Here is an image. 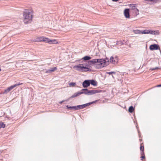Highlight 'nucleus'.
<instances>
[{
	"instance_id": "nucleus-1",
	"label": "nucleus",
	"mask_w": 161,
	"mask_h": 161,
	"mask_svg": "<svg viewBox=\"0 0 161 161\" xmlns=\"http://www.w3.org/2000/svg\"><path fill=\"white\" fill-rule=\"evenodd\" d=\"M33 12L32 9H26L23 12V21L25 24L31 23L32 19Z\"/></svg>"
},
{
	"instance_id": "nucleus-2",
	"label": "nucleus",
	"mask_w": 161,
	"mask_h": 161,
	"mask_svg": "<svg viewBox=\"0 0 161 161\" xmlns=\"http://www.w3.org/2000/svg\"><path fill=\"white\" fill-rule=\"evenodd\" d=\"M101 91L98 90H88L87 89H83L81 90L80 92L75 93L70 98H73L77 97L82 94L88 95H93L96 93H99Z\"/></svg>"
},
{
	"instance_id": "nucleus-3",
	"label": "nucleus",
	"mask_w": 161,
	"mask_h": 161,
	"mask_svg": "<svg viewBox=\"0 0 161 161\" xmlns=\"http://www.w3.org/2000/svg\"><path fill=\"white\" fill-rule=\"evenodd\" d=\"M90 62H92L97 69H101L107 65L106 61L103 59H92L90 60Z\"/></svg>"
},
{
	"instance_id": "nucleus-4",
	"label": "nucleus",
	"mask_w": 161,
	"mask_h": 161,
	"mask_svg": "<svg viewBox=\"0 0 161 161\" xmlns=\"http://www.w3.org/2000/svg\"><path fill=\"white\" fill-rule=\"evenodd\" d=\"M90 61H89L87 63H84L79 64L78 65L75 66L74 68H76V69L80 71L87 72L90 71L91 70V69L88 68L89 65L93 64L92 62H90Z\"/></svg>"
},
{
	"instance_id": "nucleus-5",
	"label": "nucleus",
	"mask_w": 161,
	"mask_h": 161,
	"mask_svg": "<svg viewBox=\"0 0 161 161\" xmlns=\"http://www.w3.org/2000/svg\"><path fill=\"white\" fill-rule=\"evenodd\" d=\"M144 34H150L153 35H158L159 34V32L158 30H144Z\"/></svg>"
},
{
	"instance_id": "nucleus-6",
	"label": "nucleus",
	"mask_w": 161,
	"mask_h": 161,
	"mask_svg": "<svg viewBox=\"0 0 161 161\" xmlns=\"http://www.w3.org/2000/svg\"><path fill=\"white\" fill-rule=\"evenodd\" d=\"M130 12L134 13V15L136 16L139 14V10L138 9L136 8L135 5L133 4H130Z\"/></svg>"
},
{
	"instance_id": "nucleus-7",
	"label": "nucleus",
	"mask_w": 161,
	"mask_h": 161,
	"mask_svg": "<svg viewBox=\"0 0 161 161\" xmlns=\"http://www.w3.org/2000/svg\"><path fill=\"white\" fill-rule=\"evenodd\" d=\"M96 101H93L92 102L89 103H87L85 104H84L78 105L76 106L77 110L85 108L86 107L89 106L93 103H94L96 102Z\"/></svg>"
},
{
	"instance_id": "nucleus-8",
	"label": "nucleus",
	"mask_w": 161,
	"mask_h": 161,
	"mask_svg": "<svg viewBox=\"0 0 161 161\" xmlns=\"http://www.w3.org/2000/svg\"><path fill=\"white\" fill-rule=\"evenodd\" d=\"M21 84H22V83H18L16 84L13 85L11 86L8 87L7 89L5 90L4 92V93H7L15 87H16L17 86H19Z\"/></svg>"
},
{
	"instance_id": "nucleus-9",
	"label": "nucleus",
	"mask_w": 161,
	"mask_h": 161,
	"mask_svg": "<svg viewBox=\"0 0 161 161\" xmlns=\"http://www.w3.org/2000/svg\"><path fill=\"white\" fill-rule=\"evenodd\" d=\"M110 62L113 64H116L118 61V57L116 56H111L110 58Z\"/></svg>"
},
{
	"instance_id": "nucleus-10",
	"label": "nucleus",
	"mask_w": 161,
	"mask_h": 161,
	"mask_svg": "<svg viewBox=\"0 0 161 161\" xmlns=\"http://www.w3.org/2000/svg\"><path fill=\"white\" fill-rule=\"evenodd\" d=\"M47 38L44 37H40L36 38L35 41L36 42H44L47 43Z\"/></svg>"
},
{
	"instance_id": "nucleus-11",
	"label": "nucleus",
	"mask_w": 161,
	"mask_h": 161,
	"mask_svg": "<svg viewBox=\"0 0 161 161\" xmlns=\"http://www.w3.org/2000/svg\"><path fill=\"white\" fill-rule=\"evenodd\" d=\"M47 38L44 37H40L36 38L35 41L36 42H44L47 43Z\"/></svg>"
},
{
	"instance_id": "nucleus-12",
	"label": "nucleus",
	"mask_w": 161,
	"mask_h": 161,
	"mask_svg": "<svg viewBox=\"0 0 161 161\" xmlns=\"http://www.w3.org/2000/svg\"><path fill=\"white\" fill-rule=\"evenodd\" d=\"M90 85V80H86L83 82L82 85L84 87H87Z\"/></svg>"
},
{
	"instance_id": "nucleus-13",
	"label": "nucleus",
	"mask_w": 161,
	"mask_h": 161,
	"mask_svg": "<svg viewBox=\"0 0 161 161\" xmlns=\"http://www.w3.org/2000/svg\"><path fill=\"white\" fill-rule=\"evenodd\" d=\"M124 15L126 18H130L129 9L128 8L125 9L124 12Z\"/></svg>"
},
{
	"instance_id": "nucleus-14",
	"label": "nucleus",
	"mask_w": 161,
	"mask_h": 161,
	"mask_svg": "<svg viewBox=\"0 0 161 161\" xmlns=\"http://www.w3.org/2000/svg\"><path fill=\"white\" fill-rule=\"evenodd\" d=\"M158 46L156 44L152 45L150 46L149 48L151 50H156L158 49Z\"/></svg>"
},
{
	"instance_id": "nucleus-15",
	"label": "nucleus",
	"mask_w": 161,
	"mask_h": 161,
	"mask_svg": "<svg viewBox=\"0 0 161 161\" xmlns=\"http://www.w3.org/2000/svg\"><path fill=\"white\" fill-rule=\"evenodd\" d=\"M57 69V68L56 67L52 68H50V69H49V70H46L45 72V73H47V74L51 73L52 72H54V71H55V70H56Z\"/></svg>"
},
{
	"instance_id": "nucleus-16",
	"label": "nucleus",
	"mask_w": 161,
	"mask_h": 161,
	"mask_svg": "<svg viewBox=\"0 0 161 161\" xmlns=\"http://www.w3.org/2000/svg\"><path fill=\"white\" fill-rule=\"evenodd\" d=\"M47 43H48L49 44H56L57 43L56 40H51L47 38Z\"/></svg>"
},
{
	"instance_id": "nucleus-17",
	"label": "nucleus",
	"mask_w": 161,
	"mask_h": 161,
	"mask_svg": "<svg viewBox=\"0 0 161 161\" xmlns=\"http://www.w3.org/2000/svg\"><path fill=\"white\" fill-rule=\"evenodd\" d=\"M126 42V41L125 40H120L117 42V44L120 45L122 44H124Z\"/></svg>"
},
{
	"instance_id": "nucleus-18",
	"label": "nucleus",
	"mask_w": 161,
	"mask_h": 161,
	"mask_svg": "<svg viewBox=\"0 0 161 161\" xmlns=\"http://www.w3.org/2000/svg\"><path fill=\"white\" fill-rule=\"evenodd\" d=\"M133 31L134 33L136 34H144V33H143V32H144V30L142 31H141L140 30H133Z\"/></svg>"
},
{
	"instance_id": "nucleus-19",
	"label": "nucleus",
	"mask_w": 161,
	"mask_h": 161,
	"mask_svg": "<svg viewBox=\"0 0 161 161\" xmlns=\"http://www.w3.org/2000/svg\"><path fill=\"white\" fill-rule=\"evenodd\" d=\"M90 84H91L92 85L96 86L97 85V82L96 81L92 80H90Z\"/></svg>"
},
{
	"instance_id": "nucleus-20",
	"label": "nucleus",
	"mask_w": 161,
	"mask_h": 161,
	"mask_svg": "<svg viewBox=\"0 0 161 161\" xmlns=\"http://www.w3.org/2000/svg\"><path fill=\"white\" fill-rule=\"evenodd\" d=\"M91 59V57L88 56H85L82 58V59H84L85 60H88Z\"/></svg>"
},
{
	"instance_id": "nucleus-21",
	"label": "nucleus",
	"mask_w": 161,
	"mask_h": 161,
	"mask_svg": "<svg viewBox=\"0 0 161 161\" xmlns=\"http://www.w3.org/2000/svg\"><path fill=\"white\" fill-rule=\"evenodd\" d=\"M134 110V108L132 106H131L129 108V111L130 112L132 113L133 112Z\"/></svg>"
},
{
	"instance_id": "nucleus-22",
	"label": "nucleus",
	"mask_w": 161,
	"mask_h": 161,
	"mask_svg": "<svg viewBox=\"0 0 161 161\" xmlns=\"http://www.w3.org/2000/svg\"><path fill=\"white\" fill-rule=\"evenodd\" d=\"M5 126V125L3 123L0 122V128H4Z\"/></svg>"
},
{
	"instance_id": "nucleus-23",
	"label": "nucleus",
	"mask_w": 161,
	"mask_h": 161,
	"mask_svg": "<svg viewBox=\"0 0 161 161\" xmlns=\"http://www.w3.org/2000/svg\"><path fill=\"white\" fill-rule=\"evenodd\" d=\"M69 85L70 86L73 87L76 84L75 83L71 82L69 83Z\"/></svg>"
},
{
	"instance_id": "nucleus-24",
	"label": "nucleus",
	"mask_w": 161,
	"mask_h": 161,
	"mask_svg": "<svg viewBox=\"0 0 161 161\" xmlns=\"http://www.w3.org/2000/svg\"><path fill=\"white\" fill-rule=\"evenodd\" d=\"M67 109L69 110H72L73 109V106L71 107V106H69L68 105L67 106H66Z\"/></svg>"
},
{
	"instance_id": "nucleus-25",
	"label": "nucleus",
	"mask_w": 161,
	"mask_h": 161,
	"mask_svg": "<svg viewBox=\"0 0 161 161\" xmlns=\"http://www.w3.org/2000/svg\"><path fill=\"white\" fill-rule=\"evenodd\" d=\"M140 150L141 151H144V147L143 146H141L140 147Z\"/></svg>"
},
{
	"instance_id": "nucleus-26",
	"label": "nucleus",
	"mask_w": 161,
	"mask_h": 161,
	"mask_svg": "<svg viewBox=\"0 0 161 161\" xmlns=\"http://www.w3.org/2000/svg\"><path fill=\"white\" fill-rule=\"evenodd\" d=\"M115 72H107V74H109V75L112 74H115Z\"/></svg>"
},
{
	"instance_id": "nucleus-27",
	"label": "nucleus",
	"mask_w": 161,
	"mask_h": 161,
	"mask_svg": "<svg viewBox=\"0 0 161 161\" xmlns=\"http://www.w3.org/2000/svg\"><path fill=\"white\" fill-rule=\"evenodd\" d=\"M141 154L142 156L145 155L144 151H141Z\"/></svg>"
},
{
	"instance_id": "nucleus-28",
	"label": "nucleus",
	"mask_w": 161,
	"mask_h": 161,
	"mask_svg": "<svg viewBox=\"0 0 161 161\" xmlns=\"http://www.w3.org/2000/svg\"><path fill=\"white\" fill-rule=\"evenodd\" d=\"M73 109L75 110H77L76 106H73Z\"/></svg>"
},
{
	"instance_id": "nucleus-29",
	"label": "nucleus",
	"mask_w": 161,
	"mask_h": 161,
	"mask_svg": "<svg viewBox=\"0 0 161 161\" xmlns=\"http://www.w3.org/2000/svg\"><path fill=\"white\" fill-rule=\"evenodd\" d=\"M158 69V67H156L155 68H153L152 69H151L152 70H155V69Z\"/></svg>"
},
{
	"instance_id": "nucleus-30",
	"label": "nucleus",
	"mask_w": 161,
	"mask_h": 161,
	"mask_svg": "<svg viewBox=\"0 0 161 161\" xmlns=\"http://www.w3.org/2000/svg\"><path fill=\"white\" fill-rule=\"evenodd\" d=\"M141 158H142V159H144L145 158V155H143L141 156Z\"/></svg>"
},
{
	"instance_id": "nucleus-31",
	"label": "nucleus",
	"mask_w": 161,
	"mask_h": 161,
	"mask_svg": "<svg viewBox=\"0 0 161 161\" xmlns=\"http://www.w3.org/2000/svg\"><path fill=\"white\" fill-rule=\"evenodd\" d=\"M157 87H161V84L158 85L157 86Z\"/></svg>"
},
{
	"instance_id": "nucleus-32",
	"label": "nucleus",
	"mask_w": 161,
	"mask_h": 161,
	"mask_svg": "<svg viewBox=\"0 0 161 161\" xmlns=\"http://www.w3.org/2000/svg\"><path fill=\"white\" fill-rule=\"evenodd\" d=\"M146 1H153V0H145Z\"/></svg>"
},
{
	"instance_id": "nucleus-33",
	"label": "nucleus",
	"mask_w": 161,
	"mask_h": 161,
	"mask_svg": "<svg viewBox=\"0 0 161 161\" xmlns=\"http://www.w3.org/2000/svg\"><path fill=\"white\" fill-rule=\"evenodd\" d=\"M118 0H112V1H115V2H116V1H118Z\"/></svg>"
},
{
	"instance_id": "nucleus-34",
	"label": "nucleus",
	"mask_w": 161,
	"mask_h": 161,
	"mask_svg": "<svg viewBox=\"0 0 161 161\" xmlns=\"http://www.w3.org/2000/svg\"><path fill=\"white\" fill-rule=\"evenodd\" d=\"M63 102H64V101H62L61 102H60V103H62Z\"/></svg>"
},
{
	"instance_id": "nucleus-35",
	"label": "nucleus",
	"mask_w": 161,
	"mask_h": 161,
	"mask_svg": "<svg viewBox=\"0 0 161 161\" xmlns=\"http://www.w3.org/2000/svg\"><path fill=\"white\" fill-rule=\"evenodd\" d=\"M112 77H113V78H114V76H113V75H112Z\"/></svg>"
},
{
	"instance_id": "nucleus-36",
	"label": "nucleus",
	"mask_w": 161,
	"mask_h": 161,
	"mask_svg": "<svg viewBox=\"0 0 161 161\" xmlns=\"http://www.w3.org/2000/svg\"><path fill=\"white\" fill-rule=\"evenodd\" d=\"M1 71V69H0V71Z\"/></svg>"
}]
</instances>
